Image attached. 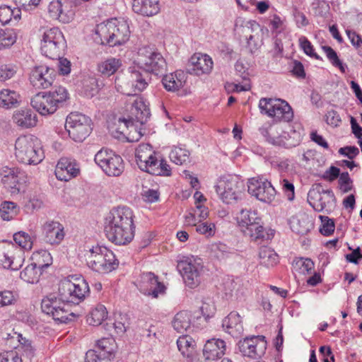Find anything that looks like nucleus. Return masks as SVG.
Returning <instances> with one entry per match:
<instances>
[{
	"label": "nucleus",
	"mask_w": 362,
	"mask_h": 362,
	"mask_svg": "<svg viewBox=\"0 0 362 362\" xmlns=\"http://www.w3.org/2000/svg\"><path fill=\"white\" fill-rule=\"evenodd\" d=\"M95 33L100 37L102 44H107L111 47L125 43L130 36L127 22L117 18H112L98 24L95 28Z\"/></svg>",
	"instance_id": "1"
},
{
	"label": "nucleus",
	"mask_w": 362,
	"mask_h": 362,
	"mask_svg": "<svg viewBox=\"0 0 362 362\" xmlns=\"http://www.w3.org/2000/svg\"><path fill=\"white\" fill-rule=\"evenodd\" d=\"M236 220L244 234L254 241L261 243L273 237L272 233L265 231L261 223V218L258 216L256 211L242 209L238 214Z\"/></svg>",
	"instance_id": "2"
},
{
	"label": "nucleus",
	"mask_w": 362,
	"mask_h": 362,
	"mask_svg": "<svg viewBox=\"0 0 362 362\" xmlns=\"http://www.w3.org/2000/svg\"><path fill=\"white\" fill-rule=\"evenodd\" d=\"M86 257L88 267L100 274L110 273L119 264L113 252L105 246H93Z\"/></svg>",
	"instance_id": "3"
},
{
	"label": "nucleus",
	"mask_w": 362,
	"mask_h": 362,
	"mask_svg": "<svg viewBox=\"0 0 362 362\" xmlns=\"http://www.w3.org/2000/svg\"><path fill=\"white\" fill-rule=\"evenodd\" d=\"M68 98V92L62 86L55 87L54 90L39 93L31 99V105L40 115L54 113L59 105Z\"/></svg>",
	"instance_id": "4"
},
{
	"label": "nucleus",
	"mask_w": 362,
	"mask_h": 362,
	"mask_svg": "<svg viewBox=\"0 0 362 362\" xmlns=\"http://www.w3.org/2000/svg\"><path fill=\"white\" fill-rule=\"evenodd\" d=\"M128 110L129 114L127 117H123L118 119L119 130L114 134L118 139L125 136V130L133 127L135 122H139L141 124H145L151 115L148 104L144 98L139 96H136L131 103Z\"/></svg>",
	"instance_id": "5"
},
{
	"label": "nucleus",
	"mask_w": 362,
	"mask_h": 362,
	"mask_svg": "<svg viewBox=\"0 0 362 362\" xmlns=\"http://www.w3.org/2000/svg\"><path fill=\"white\" fill-rule=\"evenodd\" d=\"M148 85V76L141 74L137 66H131L122 78H117L115 87L117 91L127 95H135Z\"/></svg>",
	"instance_id": "6"
},
{
	"label": "nucleus",
	"mask_w": 362,
	"mask_h": 362,
	"mask_svg": "<svg viewBox=\"0 0 362 362\" xmlns=\"http://www.w3.org/2000/svg\"><path fill=\"white\" fill-rule=\"evenodd\" d=\"M216 193L226 204H232L241 199L245 191V184L238 175L221 176L215 185Z\"/></svg>",
	"instance_id": "7"
},
{
	"label": "nucleus",
	"mask_w": 362,
	"mask_h": 362,
	"mask_svg": "<svg viewBox=\"0 0 362 362\" xmlns=\"http://www.w3.org/2000/svg\"><path fill=\"white\" fill-rule=\"evenodd\" d=\"M88 292V284L82 277H69L62 281L59 286V296L66 303H80Z\"/></svg>",
	"instance_id": "8"
},
{
	"label": "nucleus",
	"mask_w": 362,
	"mask_h": 362,
	"mask_svg": "<svg viewBox=\"0 0 362 362\" xmlns=\"http://www.w3.org/2000/svg\"><path fill=\"white\" fill-rule=\"evenodd\" d=\"M134 64L138 69L156 75L163 74L167 66L162 54L147 46L139 49Z\"/></svg>",
	"instance_id": "9"
},
{
	"label": "nucleus",
	"mask_w": 362,
	"mask_h": 362,
	"mask_svg": "<svg viewBox=\"0 0 362 362\" xmlns=\"http://www.w3.org/2000/svg\"><path fill=\"white\" fill-rule=\"evenodd\" d=\"M259 108L262 114L276 121L289 122L293 118V111L284 100L263 98L259 101Z\"/></svg>",
	"instance_id": "10"
},
{
	"label": "nucleus",
	"mask_w": 362,
	"mask_h": 362,
	"mask_svg": "<svg viewBox=\"0 0 362 362\" xmlns=\"http://www.w3.org/2000/svg\"><path fill=\"white\" fill-rule=\"evenodd\" d=\"M91 124L89 117L78 112H74L66 117L65 129L72 140L76 142H82L90 134Z\"/></svg>",
	"instance_id": "11"
},
{
	"label": "nucleus",
	"mask_w": 362,
	"mask_h": 362,
	"mask_svg": "<svg viewBox=\"0 0 362 362\" xmlns=\"http://www.w3.org/2000/svg\"><path fill=\"white\" fill-rule=\"evenodd\" d=\"M65 47L66 40L59 28H52L44 32L40 47L42 54L52 59H57Z\"/></svg>",
	"instance_id": "12"
},
{
	"label": "nucleus",
	"mask_w": 362,
	"mask_h": 362,
	"mask_svg": "<svg viewBox=\"0 0 362 362\" xmlns=\"http://www.w3.org/2000/svg\"><path fill=\"white\" fill-rule=\"evenodd\" d=\"M308 202L316 211L330 212L335 206L336 199L332 189H324L320 183H317L308 193Z\"/></svg>",
	"instance_id": "13"
},
{
	"label": "nucleus",
	"mask_w": 362,
	"mask_h": 362,
	"mask_svg": "<svg viewBox=\"0 0 362 362\" xmlns=\"http://www.w3.org/2000/svg\"><path fill=\"white\" fill-rule=\"evenodd\" d=\"M25 259L22 248L11 242H0V266L4 269L18 271L22 267Z\"/></svg>",
	"instance_id": "14"
},
{
	"label": "nucleus",
	"mask_w": 362,
	"mask_h": 362,
	"mask_svg": "<svg viewBox=\"0 0 362 362\" xmlns=\"http://www.w3.org/2000/svg\"><path fill=\"white\" fill-rule=\"evenodd\" d=\"M68 305L62 298H57L55 294L51 293L42 300L41 308L43 313L51 315L55 321L61 323H67L73 317L67 308Z\"/></svg>",
	"instance_id": "15"
},
{
	"label": "nucleus",
	"mask_w": 362,
	"mask_h": 362,
	"mask_svg": "<svg viewBox=\"0 0 362 362\" xmlns=\"http://www.w3.org/2000/svg\"><path fill=\"white\" fill-rule=\"evenodd\" d=\"M15 155L17 158H34L45 157L40 141L33 135L18 137L15 144Z\"/></svg>",
	"instance_id": "16"
},
{
	"label": "nucleus",
	"mask_w": 362,
	"mask_h": 362,
	"mask_svg": "<svg viewBox=\"0 0 362 362\" xmlns=\"http://www.w3.org/2000/svg\"><path fill=\"white\" fill-rule=\"evenodd\" d=\"M248 192L258 200L271 202L275 198L276 192L272 183L262 177H252L247 182Z\"/></svg>",
	"instance_id": "17"
},
{
	"label": "nucleus",
	"mask_w": 362,
	"mask_h": 362,
	"mask_svg": "<svg viewBox=\"0 0 362 362\" xmlns=\"http://www.w3.org/2000/svg\"><path fill=\"white\" fill-rule=\"evenodd\" d=\"M177 268L188 287L193 288L199 285L202 266L196 259L187 258L185 260H182L178 262Z\"/></svg>",
	"instance_id": "18"
},
{
	"label": "nucleus",
	"mask_w": 362,
	"mask_h": 362,
	"mask_svg": "<svg viewBox=\"0 0 362 362\" xmlns=\"http://www.w3.org/2000/svg\"><path fill=\"white\" fill-rule=\"evenodd\" d=\"M57 76L56 71L45 65L35 66L30 74V84L37 89H45L52 86Z\"/></svg>",
	"instance_id": "19"
},
{
	"label": "nucleus",
	"mask_w": 362,
	"mask_h": 362,
	"mask_svg": "<svg viewBox=\"0 0 362 362\" xmlns=\"http://www.w3.org/2000/svg\"><path fill=\"white\" fill-rule=\"evenodd\" d=\"M238 347L244 356L251 358H260L267 349V341L264 336L246 337L239 341Z\"/></svg>",
	"instance_id": "20"
},
{
	"label": "nucleus",
	"mask_w": 362,
	"mask_h": 362,
	"mask_svg": "<svg viewBox=\"0 0 362 362\" xmlns=\"http://www.w3.org/2000/svg\"><path fill=\"white\" fill-rule=\"evenodd\" d=\"M134 228H124L123 226L105 223V232L110 241L116 245H126L129 243L134 236Z\"/></svg>",
	"instance_id": "21"
},
{
	"label": "nucleus",
	"mask_w": 362,
	"mask_h": 362,
	"mask_svg": "<svg viewBox=\"0 0 362 362\" xmlns=\"http://www.w3.org/2000/svg\"><path fill=\"white\" fill-rule=\"evenodd\" d=\"M98 351L89 350L86 354L85 362H100L102 358L110 359L115 349V341L112 337L103 338L97 342Z\"/></svg>",
	"instance_id": "22"
},
{
	"label": "nucleus",
	"mask_w": 362,
	"mask_h": 362,
	"mask_svg": "<svg viewBox=\"0 0 362 362\" xmlns=\"http://www.w3.org/2000/svg\"><path fill=\"white\" fill-rule=\"evenodd\" d=\"M139 289L142 293L156 298L159 294L164 293L165 287L153 273L146 272L141 276Z\"/></svg>",
	"instance_id": "23"
},
{
	"label": "nucleus",
	"mask_w": 362,
	"mask_h": 362,
	"mask_svg": "<svg viewBox=\"0 0 362 362\" xmlns=\"http://www.w3.org/2000/svg\"><path fill=\"white\" fill-rule=\"evenodd\" d=\"M213 64V61L209 55L195 53L187 64V71L189 74L197 76L207 74L212 70Z\"/></svg>",
	"instance_id": "24"
},
{
	"label": "nucleus",
	"mask_w": 362,
	"mask_h": 362,
	"mask_svg": "<svg viewBox=\"0 0 362 362\" xmlns=\"http://www.w3.org/2000/svg\"><path fill=\"white\" fill-rule=\"evenodd\" d=\"M133 212L127 206H118L112 209L106 218L107 224L123 226V227H134Z\"/></svg>",
	"instance_id": "25"
},
{
	"label": "nucleus",
	"mask_w": 362,
	"mask_h": 362,
	"mask_svg": "<svg viewBox=\"0 0 362 362\" xmlns=\"http://www.w3.org/2000/svg\"><path fill=\"white\" fill-rule=\"evenodd\" d=\"M45 240L51 245H59L64 238L63 226L58 221H48L42 226Z\"/></svg>",
	"instance_id": "26"
},
{
	"label": "nucleus",
	"mask_w": 362,
	"mask_h": 362,
	"mask_svg": "<svg viewBox=\"0 0 362 362\" xmlns=\"http://www.w3.org/2000/svg\"><path fill=\"white\" fill-rule=\"evenodd\" d=\"M55 175L59 180L68 181L79 173V168L70 160H59L55 168Z\"/></svg>",
	"instance_id": "27"
},
{
	"label": "nucleus",
	"mask_w": 362,
	"mask_h": 362,
	"mask_svg": "<svg viewBox=\"0 0 362 362\" xmlns=\"http://www.w3.org/2000/svg\"><path fill=\"white\" fill-rule=\"evenodd\" d=\"M224 330L233 337H239L243 332V325L240 315L235 311L230 312L222 322Z\"/></svg>",
	"instance_id": "28"
},
{
	"label": "nucleus",
	"mask_w": 362,
	"mask_h": 362,
	"mask_svg": "<svg viewBox=\"0 0 362 362\" xmlns=\"http://www.w3.org/2000/svg\"><path fill=\"white\" fill-rule=\"evenodd\" d=\"M12 119L14 124L22 129L35 127L37 122L36 114L28 108L16 110Z\"/></svg>",
	"instance_id": "29"
},
{
	"label": "nucleus",
	"mask_w": 362,
	"mask_h": 362,
	"mask_svg": "<svg viewBox=\"0 0 362 362\" xmlns=\"http://www.w3.org/2000/svg\"><path fill=\"white\" fill-rule=\"evenodd\" d=\"M226 348V342L223 340L211 339L205 344L203 354L206 360H216L225 354Z\"/></svg>",
	"instance_id": "30"
},
{
	"label": "nucleus",
	"mask_w": 362,
	"mask_h": 362,
	"mask_svg": "<svg viewBox=\"0 0 362 362\" xmlns=\"http://www.w3.org/2000/svg\"><path fill=\"white\" fill-rule=\"evenodd\" d=\"M187 81V74L182 70L164 76L162 83L168 91L175 92L182 88Z\"/></svg>",
	"instance_id": "31"
},
{
	"label": "nucleus",
	"mask_w": 362,
	"mask_h": 362,
	"mask_svg": "<svg viewBox=\"0 0 362 362\" xmlns=\"http://www.w3.org/2000/svg\"><path fill=\"white\" fill-rule=\"evenodd\" d=\"M132 9L142 16H152L160 11V4L158 0H134Z\"/></svg>",
	"instance_id": "32"
},
{
	"label": "nucleus",
	"mask_w": 362,
	"mask_h": 362,
	"mask_svg": "<svg viewBox=\"0 0 362 362\" xmlns=\"http://www.w3.org/2000/svg\"><path fill=\"white\" fill-rule=\"evenodd\" d=\"M25 182V174L20 170L9 178L2 179V183L5 188L12 194H18L23 189Z\"/></svg>",
	"instance_id": "33"
},
{
	"label": "nucleus",
	"mask_w": 362,
	"mask_h": 362,
	"mask_svg": "<svg viewBox=\"0 0 362 362\" xmlns=\"http://www.w3.org/2000/svg\"><path fill=\"white\" fill-rule=\"evenodd\" d=\"M271 164L282 177L300 173V167L295 160H273Z\"/></svg>",
	"instance_id": "34"
},
{
	"label": "nucleus",
	"mask_w": 362,
	"mask_h": 362,
	"mask_svg": "<svg viewBox=\"0 0 362 362\" xmlns=\"http://www.w3.org/2000/svg\"><path fill=\"white\" fill-rule=\"evenodd\" d=\"M108 176H119L124 170L123 160H94Z\"/></svg>",
	"instance_id": "35"
},
{
	"label": "nucleus",
	"mask_w": 362,
	"mask_h": 362,
	"mask_svg": "<svg viewBox=\"0 0 362 362\" xmlns=\"http://www.w3.org/2000/svg\"><path fill=\"white\" fill-rule=\"evenodd\" d=\"M21 17L20 8H11L10 6L3 5L0 6V22L2 25L11 23L16 25Z\"/></svg>",
	"instance_id": "36"
},
{
	"label": "nucleus",
	"mask_w": 362,
	"mask_h": 362,
	"mask_svg": "<svg viewBox=\"0 0 362 362\" xmlns=\"http://www.w3.org/2000/svg\"><path fill=\"white\" fill-rule=\"evenodd\" d=\"M191 314L189 312L182 310L177 313L172 321L175 330L179 333H184L190 328Z\"/></svg>",
	"instance_id": "37"
},
{
	"label": "nucleus",
	"mask_w": 362,
	"mask_h": 362,
	"mask_svg": "<svg viewBox=\"0 0 362 362\" xmlns=\"http://www.w3.org/2000/svg\"><path fill=\"white\" fill-rule=\"evenodd\" d=\"M134 161L142 171L151 175H161L160 165L165 160H134Z\"/></svg>",
	"instance_id": "38"
},
{
	"label": "nucleus",
	"mask_w": 362,
	"mask_h": 362,
	"mask_svg": "<svg viewBox=\"0 0 362 362\" xmlns=\"http://www.w3.org/2000/svg\"><path fill=\"white\" fill-rule=\"evenodd\" d=\"M19 213L20 207L13 202L4 201L0 204V217L4 221H12Z\"/></svg>",
	"instance_id": "39"
},
{
	"label": "nucleus",
	"mask_w": 362,
	"mask_h": 362,
	"mask_svg": "<svg viewBox=\"0 0 362 362\" xmlns=\"http://www.w3.org/2000/svg\"><path fill=\"white\" fill-rule=\"evenodd\" d=\"M31 260L42 272L52 264V257L47 250H40L33 253Z\"/></svg>",
	"instance_id": "40"
},
{
	"label": "nucleus",
	"mask_w": 362,
	"mask_h": 362,
	"mask_svg": "<svg viewBox=\"0 0 362 362\" xmlns=\"http://www.w3.org/2000/svg\"><path fill=\"white\" fill-rule=\"evenodd\" d=\"M122 66L119 59L110 57L100 62L98 65V70L103 75L110 76L114 74Z\"/></svg>",
	"instance_id": "41"
},
{
	"label": "nucleus",
	"mask_w": 362,
	"mask_h": 362,
	"mask_svg": "<svg viewBox=\"0 0 362 362\" xmlns=\"http://www.w3.org/2000/svg\"><path fill=\"white\" fill-rule=\"evenodd\" d=\"M107 317V312L106 308L103 305L99 304L90 312L87 317V322L90 325L98 326L101 325Z\"/></svg>",
	"instance_id": "42"
},
{
	"label": "nucleus",
	"mask_w": 362,
	"mask_h": 362,
	"mask_svg": "<svg viewBox=\"0 0 362 362\" xmlns=\"http://www.w3.org/2000/svg\"><path fill=\"white\" fill-rule=\"evenodd\" d=\"M259 257L262 264L269 267L279 262V256L274 250L267 247H262L259 250Z\"/></svg>",
	"instance_id": "43"
},
{
	"label": "nucleus",
	"mask_w": 362,
	"mask_h": 362,
	"mask_svg": "<svg viewBox=\"0 0 362 362\" xmlns=\"http://www.w3.org/2000/svg\"><path fill=\"white\" fill-rule=\"evenodd\" d=\"M19 99V95L13 90L4 89L0 91V107L11 108L15 107Z\"/></svg>",
	"instance_id": "44"
},
{
	"label": "nucleus",
	"mask_w": 362,
	"mask_h": 362,
	"mask_svg": "<svg viewBox=\"0 0 362 362\" xmlns=\"http://www.w3.org/2000/svg\"><path fill=\"white\" fill-rule=\"evenodd\" d=\"M41 274L42 271L32 262L21 272L20 276L28 283L35 284L38 281Z\"/></svg>",
	"instance_id": "45"
},
{
	"label": "nucleus",
	"mask_w": 362,
	"mask_h": 362,
	"mask_svg": "<svg viewBox=\"0 0 362 362\" xmlns=\"http://www.w3.org/2000/svg\"><path fill=\"white\" fill-rule=\"evenodd\" d=\"M177 345L183 356H189L194 351L195 343L191 337L183 335L177 340Z\"/></svg>",
	"instance_id": "46"
},
{
	"label": "nucleus",
	"mask_w": 362,
	"mask_h": 362,
	"mask_svg": "<svg viewBox=\"0 0 362 362\" xmlns=\"http://www.w3.org/2000/svg\"><path fill=\"white\" fill-rule=\"evenodd\" d=\"M13 240L18 245V247L22 248L25 252V250H30L33 247V242L31 238L25 232L19 231L13 235Z\"/></svg>",
	"instance_id": "47"
},
{
	"label": "nucleus",
	"mask_w": 362,
	"mask_h": 362,
	"mask_svg": "<svg viewBox=\"0 0 362 362\" xmlns=\"http://www.w3.org/2000/svg\"><path fill=\"white\" fill-rule=\"evenodd\" d=\"M209 249L211 255L218 259H224L230 253V248L222 243H212Z\"/></svg>",
	"instance_id": "48"
},
{
	"label": "nucleus",
	"mask_w": 362,
	"mask_h": 362,
	"mask_svg": "<svg viewBox=\"0 0 362 362\" xmlns=\"http://www.w3.org/2000/svg\"><path fill=\"white\" fill-rule=\"evenodd\" d=\"M16 40V34L13 30L0 28V49L8 47Z\"/></svg>",
	"instance_id": "49"
},
{
	"label": "nucleus",
	"mask_w": 362,
	"mask_h": 362,
	"mask_svg": "<svg viewBox=\"0 0 362 362\" xmlns=\"http://www.w3.org/2000/svg\"><path fill=\"white\" fill-rule=\"evenodd\" d=\"M63 4L64 0H53L49 3L48 6V13L52 19L58 21H66V19H67L66 16L59 15V11H62Z\"/></svg>",
	"instance_id": "50"
},
{
	"label": "nucleus",
	"mask_w": 362,
	"mask_h": 362,
	"mask_svg": "<svg viewBox=\"0 0 362 362\" xmlns=\"http://www.w3.org/2000/svg\"><path fill=\"white\" fill-rule=\"evenodd\" d=\"M216 225L212 222L199 221L196 231L206 238L213 237L216 233Z\"/></svg>",
	"instance_id": "51"
},
{
	"label": "nucleus",
	"mask_w": 362,
	"mask_h": 362,
	"mask_svg": "<svg viewBox=\"0 0 362 362\" xmlns=\"http://www.w3.org/2000/svg\"><path fill=\"white\" fill-rule=\"evenodd\" d=\"M90 148H91L92 153H95L94 158H113L114 157L121 158V156L117 155L113 150L107 147H103L98 150L93 146Z\"/></svg>",
	"instance_id": "52"
},
{
	"label": "nucleus",
	"mask_w": 362,
	"mask_h": 362,
	"mask_svg": "<svg viewBox=\"0 0 362 362\" xmlns=\"http://www.w3.org/2000/svg\"><path fill=\"white\" fill-rule=\"evenodd\" d=\"M321 219V226L320 228V232L321 234L325 236L332 235L335 228L334 220L329 218L328 216H320Z\"/></svg>",
	"instance_id": "53"
},
{
	"label": "nucleus",
	"mask_w": 362,
	"mask_h": 362,
	"mask_svg": "<svg viewBox=\"0 0 362 362\" xmlns=\"http://www.w3.org/2000/svg\"><path fill=\"white\" fill-rule=\"evenodd\" d=\"M300 47L303 49L304 53L316 59H320V57L315 52L314 48L311 42L305 36H300L298 39Z\"/></svg>",
	"instance_id": "54"
},
{
	"label": "nucleus",
	"mask_w": 362,
	"mask_h": 362,
	"mask_svg": "<svg viewBox=\"0 0 362 362\" xmlns=\"http://www.w3.org/2000/svg\"><path fill=\"white\" fill-rule=\"evenodd\" d=\"M322 49L325 52L327 59L332 62V64L334 66L339 67L342 72H344V67L341 61L339 60L337 52L331 47L329 46H322Z\"/></svg>",
	"instance_id": "55"
},
{
	"label": "nucleus",
	"mask_w": 362,
	"mask_h": 362,
	"mask_svg": "<svg viewBox=\"0 0 362 362\" xmlns=\"http://www.w3.org/2000/svg\"><path fill=\"white\" fill-rule=\"evenodd\" d=\"M59 15H64L67 17L66 21H59L64 23H69L74 19L75 11L73 8V4L70 0H64V4L62 6V11H59Z\"/></svg>",
	"instance_id": "56"
},
{
	"label": "nucleus",
	"mask_w": 362,
	"mask_h": 362,
	"mask_svg": "<svg viewBox=\"0 0 362 362\" xmlns=\"http://www.w3.org/2000/svg\"><path fill=\"white\" fill-rule=\"evenodd\" d=\"M294 267L296 269H298L300 273L305 274L312 271L314 267V263L310 259L300 258L295 262Z\"/></svg>",
	"instance_id": "57"
},
{
	"label": "nucleus",
	"mask_w": 362,
	"mask_h": 362,
	"mask_svg": "<svg viewBox=\"0 0 362 362\" xmlns=\"http://www.w3.org/2000/svg\"><path fill=\"white\" fill-rule=\"evenodd\" d=\"M154 152L152 151V147L148 144H141L139 145L135 151L136 158H155Z\"/></svg>",
	"instance_id": "58"
},
{
	"label": "nucleus",
	"mask_w": 362,
	"mask_h": 362,
	"mask_svg": "<svg viewBox=\"0 0 362 362\" xmlns=\"http://www.w3.org/2000/svg\"><path fill=\"white\" fill-rule=\"evenodd\" d=\"M18 295L10 291L0 292V307L14 304L17 300Z\"/></svg>",
	"instance_id": "59"
},
{
	"label": "nucleus",
	"mask_w": 362,
	"mask_h": 362,
	"mask_svg": "<svg viewBox=\"0 0 362 362\" xmlns=\"http://www.w3.org/2000/svg\"><path fill=\"white\" fill-rule=\"evenodd\" d=\"M346 33L350 40L351 44L356 47L357 49L358 54L362 57V39L361 37L356 34L354 31H351L349 30H346Z\"/></svg>",
	"instance_id": "60"
},
{
	"label": "nucleus",
	"mask_w": 362,
	"mask_h": 362,
	"mask_svg": "<svg viewBox=\"0 0 362 362\" xmlns=\"http://www.w3.org/2000/svg\"><path fill=\"white\" fill-rule=\"evenodd\" d=\"M16 70L11 64H3L0 66V80L6 81L12 78L16 74Z\"/></svg>",
	"instance_id": "61"
},
{
	"label": "nucleus",
	"mask_w": 362,
	"mask_h": 362,
	"mask_svg": "<svg viewBox=\"0 0 362 362\" xmlns=\"http://www.w3.org/2000/svg\"><path fill=\"white\" fill-rule=\"evenodd\" d=\"M339 183L340 189L344 193H346L352 189V180L347 172L342 173L339 176Z\"/></svg>",
	"instance_id": "62"
},
{
	"label": "nucleus",
	"mask_w": 362,
	"mask_h": 362,
	"mask_svg": "<svg viewBox=\"0 0 362 362\" xmlns=\"http://www.w3.org/2000/svg\"><path fill=\"white\" fill-rule=\"evenodd\" d=\"M326 122L329 125L337 127L340 125L341 119L338 112L332 110L326 114Z\"/></svg>",
	"instance_id": "63"
},
{
	"label": "nucleus",
	"mask_w": 362,
	"mask_h": 362,
	"mask_svg": "<svg viewBox=\"0 0 362 362\" xmlns=\"http://www.w3.org/2000/svg\"><path fill=\"white\" fill-rule=\"evenodd\" d=\"M0 362H22L16 351H11L0 354Z\"/></svg>",
	"instance_id": "64"
}]
</instances>
